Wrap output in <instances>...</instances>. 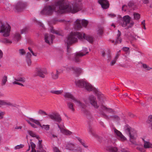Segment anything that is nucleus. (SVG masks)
<instances>
[{"label": "nucleus", "instance_id": "1", "mask_svg": "<svg viewBox=\"0 0 152 152\" xmlns=\"http://www.w3.org/2000/svg\"><path fill=\"white\" fill-rule=\"evenodd\" d=\"M82 9V4L79 0H76L73 5V8L69 5L68 3L65 0H60L56 1L54 5L47 6L44 7L41 12L43 14L51 15L54 11L62 13L67 11L75 13Z\"/></svg>", "mask_w": 152, "mask_h": 152}, {"label": "nucleus", "instance_id": "2", "mask_svg": "<svg viewBox=\"0 0 152 152\" xmlns=\"http://www.w3.org/2000/svg\"><path fill=\"white\" fill-rule=\"evenodd\" d=\"M77 38L80 39H86L91 43L93 41V39L92 37L89 36H86L85 34L77 32H72L65 39V42L67 44V49L69 48V45H70L77 42Z\"/></svg>", "mask_w": 152, "mask_h": 152}, {"label": "nucleus", "instance_id": "3", "mask_svg": "<svg viewBox=\"0 0 152 152\" xmlns=\"http://www.w3.org/2000/svg\"><path fill=\"white\" fill-rule=\"evenodd\" d=\"M125 132L130 137V141L133 144L138 145L135 140L136 139L137 135L136 132L134 130L131 129V128L128 125L126 124L124 127Z\"/></svg>", "mask_w": 152, "mask_h": 152}, {"label": "nucleus", "instance_id": "4", "mask_svg": "<svg viewBox=\"0 0 152 152\" xmlns=\"http://www.w3.org/2000/svg\"><path fill=\"white\" fill-rule=\"evenodd\" d=\"M38 113L42 115H48V118L58 123H60L62 121V119L60 115L58 113H57L53 112L48 115L44 111L40 110H39Z\"/></svg>", "mask_w": 152, "mask_h": 152}, {"label": "nucleus", "instance_id": "5", "mask_svg": "<svg viewBox=\"0 0 152 152\" xmlns=\"http://www.w3.org/2000/svg\"><path fill=\"white\" fill-rule=\"evenodd\" d=\"M111 113L114 112L113 110L111 108H108L103 105H101L99 109L98 113L102 117L106 119H109V117L105 113Z\"/></svg>", "mask_w": 152, "mask_h": 152}, {"label": "nucleus", "instance_id": "6", "mask_svg": "<svg viewBox=\"0 0 152 152\" xmlns=\"http://www.w3.org/2000/svg\"><path fill=\"white\" fill-rule=\"evenodd\" d=\"M1 26L0 27V33H1L2 35L4 37H7L10 35L11 27L8 24L4 25L1 22Z\"/></svg>", "mask_w": 152, "mask_h": 152}, {"label": "nucleus", "instance_id": "7", "mask_svg": "<svg viewBox=\"0 0 152 152\" xmlns=\"http://www.w3.org/2000/svg\"><path fill=\"white\" fill-rule=\"evenodd\" d=\"M131 18L129 15L124 16V27L125 29L132 28L134 24V22L131 20Z\"/></svg>", "mask_w": 152, "mask_h": 152}, {"label": "nucleus", "instance_id": "8", "mask_svg": "<svg viewBox=\"0 0 152 152\" xmlns=\"http://www.w3.org/2000/svg\"><path fill=\"white\" fill-rule=\"evenodd\" d=\"M88 23V21L85 19L82 20L77 19L75 22V28L76 29L80 28L82 27V26L86 27Z\"/></svg>", "mask_w": 152, "mask_h": 152}, {"label": "nucleus", "instance_id": "9", "mask_svg": "<svg viewBox=\"0 0 152 152\" xmlns=\"http://www.w3.org/2000/svg\"><path fill=\"white\" fill-rule=\"evenodd\" d=\"M26 5V4L22 1H19L14 6L13 10L16 12H20L24 9Z\"/></svg>", "mask_w": 152, "mask_h": 152}, {"label": "nucleus", "instance_id": "10", "mask_svg": "<svg viewBox=\"0 0 152 152\" xmlns=\"http://www.w3.org/2000/svg\"><path fill=\"white\" fill-rule=\"evenodd\" d=\"M88 99L89 101L91 104L93 106L95 109H98L99 107V105L97 103L96 98L93 95H90L89 96Z\"/></svg>", "mask_w": 152, "mask_h": 152}, {"label": "nucleus", "instance_id": "11", "mask_svg": "<svg viewBox=\"0 0 152 152\" xmlns=\"http://www.w3.org/2000/svg\"><path fill=\"white\" fill-rule=\"evenodd\" d=\"M36 73L37 76L42 78H44L45 77L44 74H47L48 72L45 68H39L37 69Z\"/></svg>", "mask_w": 152, "mask_h": 152}, {"label": "nucleus", "instance_id": "12", "mask_svg": "<svg viewBox=\"0 0 152 152\" xmlns=\"http://www.w3.org/2000/svg\"><path fill=\"white\" fill-rule=\"evenodd\" d=\"M98 3L100 4L102 7L104 9H106L109 8L110 4L107 0H99Z\"/></svg>", "mask_w": 152, "mask_h": 152}, {"label": "nucleus", "instance_id": "13", "mask_svg": "<svg viewBox=\"0 0 152 152\" xmlns=\"http://www.w3.org/2000/svg\"><path fill=\"white\" fill-rule=\"evenodd\" d=\"M75 144L69 142H67L66 144L65 147L66 149L68 150L77 151V150L76 149H75Z\"/></svg>", "mask_w": 152, "mask_h": 152}, {"label": "nucleus", "instance_id": "14", "mask_svg": "<svg viewBox=\"0 0 152 152\" xmlns=\"http://www.w3.org/2000/svg\"><path fill=\"white\" fill-rule=\"evenodd\" d=\"M88 131L89 133L91 134L92 136L97 139L101 138V137L98 136L92 127L89 126L88 128Z\"/></svg>", "mask_w": 152, "mask_h": 152}, {"label": "nucleus", "instance_id": "15", "mask_svg": "<svg viewBox=\"0 0 152 152\" xmlns=\"http://www.w3.org/2000/svg\"><path fill=\"white\" fill-rule=\"evenodd\" d=\"M54 36L53 35H48V34H45V42L49 44V40H51L52 41L54 39Z\"/></svg>", "mask_w": 152, "mask_h": 152}, {"label": "nucleus", "instance_id": "16", "mask_svg": "<svg viewBox=\"0 0 152 152\" xmlns=\"http://www.w3.org/2000/svg\"><path fill=\"white\" fill-rule=\"evenodd\" d=\"M83 86H84L82 88L88 91H92L93 89V88L92 86L90 83L85 81Z\"/></svg>", "mask_w": 152, "mask_h": 152}, {"label": "nucleus", "instance_id": "17", "mask_svg": "<svg viewBox=\"0 0 152 152\" xmlns=\"http://www.w3.org/2000/svg\"><path fill=\"white\" fill-rule=\"evenodd\" d=\"M83 86H84L82 88L88 91H92L93 89V88L92 86L90 83L85 81Z\"/></svg>", "mask_w": 152, "mask_h": 152}, {"label": "nucleus", "instance_id": "18", "mask_svg": "<svg viewBox=\"0 0 152 152\" xmlns=\"http://www.w3.org/2000/svg\"><path fill=\"white\" fill-rule=\"evenodd\" d=\"M82 113L88 119H90L92 117L91 114L90 112L86 109L82 110Z\"/></svg>", "mask_w": 152, "mask_h": 152}, {"label": "nucleus", "instance_id": "19", "mask_svg": "<svg viewBox=\"0 0 152 152\" xmlns=\"http://www.w3.org/2000/svg\"><path fill=\"white\" fill-rule=\"evenodd\" d=\"M86 55V54L82 53H77L75 54L74 61L76 62H78L80 61L79 57H82Z\"/></svg>", "mask_w": 152, "mask_h": 152}, {"label": "nucleus", "instance_id": "20", "mask_svg": "<svg viewBox=\"0 0 152 152\" xmlns=\"http://www.w3.org/2000/svg\"><path fill=\"white\" fill-rule=\"evenodd\" d=\"M114 132V134L117 135L118 139L122 141L124 140V136L120 132L116 129H115Z\"/></svg>", "mask_w": 152, "mask_h": 152}, {"label": "nucleus", "instance_id": "21", "mask_svg": "<svg viewBox=\"0 0 152 152\" xmlns=\"http://www.w3.org/2000/svg\"><path fill=\"white\" fill-rule=\"evenodd\" d=\"M75 102L77 103V105L81 109V111L83 109H86V108L87 106L84 103H81L79 100H78L77 99Z\"/></svg>", "mask_w": 152, "mask_h": 152}, {"label": "nucleus", "instance_id": "22", "mask_svg": "<svg viewBox=\"0 0 152 152\" xmlns=\"http://www.w3.org/2000/svg\"><path fill=\"white\" fill-rule=\"evenodd\" d=\"M106 149L109 152H119L118 151L117 148L115 147L107 146L106 147Z\"/></svg>", "mask_w": 152, "mask_h": 152}, {"label": "nucleus", "instance_id": "23", "mask_svg": "<svg viewBox=\"0 0 152 152\" xmlns=\"http://www.w3.org/2000/svg\"><path fill=\"white\" fill-rule=\"evenodd\" d=\"M143 142V146L145 149L151 148H152V144L149 141H145V140L142 139Z\"/></svg>", "mask_w": 152, "mask_h": 152}, {"label": "nucleus", "instance_id": "24", "mask_svg": "<svg viewBox=\"0 0 152 152\" xmlns=\"http://www.w3.org/2000/svg\"><path fill=\"white\" fill-rule=\"evenodd\" d=\"M85 81L83 80H79L76 81L75 82L76 85L80 88H82L84 86Z\"/></svg>", "mask_w": 152, "mask_h": 152}, {"label": "nucleus", "instance_id": "25", "mask_svg": "<svg viewBox=\"0 0 152 152\" xmlns=\"http://www.w3.org/2000/svg\"><path fill=\"white\" fill-rule=\"evenodd\" d=\"M64 96L65 98L71 99L75 102L76 99L69 92L65 93L64 95Z\"/></svg>", "mask_w": 152, "mask_h": 152}, {"label": "nucleus", "instance_id": "26", "mask_svg": "<svg viewBox=\"0 0 152 152\" xmlns=\"http://www.w3.org/2000/svg\"><path fill=\"white\" fill-rule=\"evenodd\" d=\"M121 35V32L119 30H118V34L117 35V37L115 40V45H116L117 43H121V42L122 39L120 38Z\"/></svg>", "mask_w": 152, "mask_h": 152}, {"label": "nucleus", "instance_id": "27", "mask_svg": "<svg viewBox=\"0 0 152 152\" xmlns=\"http://www.w3.org/2000/svg\"><path fill=\"white\" fill-rule=\"evenodd\" d=\"M21 37L19 33H15L13 35V39L17 42H18L21 39Z\"/></svg>", "mask_w": 152, "mask_h": 152}, {"label": "nucleus", "instance_id": "28", "mask_svg": "<svg viewBox=\"0 0 152 152\" xmlns=\"http://www.w3.org/2000/svg\"><path fill=\"white\" fill-rule=\"evenodd\" d=\"M126 36L129 39L131 40H136L137 38L138 37L135 35H132L130 33H129L127 34V35Z\"/></svg>", "mask_w": 152, "mask_h": 152}, {"label": "nucleus", "instance_id": "29", "mask_svg": "<svg viewBox=\"0 0 152 152\" xmlns=\"http://www.w3.org/2000/svg\"><path fill=\"white\" fill-rule=\"evenodd\" d=\"M60 73V72L57 69L56 70V73H55L54 72H52L51 73V75L52 78L54 80L57 79L58 77V75Z\"/></svg>", "mask_w": 152, "mask_h": 152}, {"label": "nucleus", "instance_id": "30", "mask_svg": "<svg viewBox=\"0 0 152 152\" xmlns=\"http://www.w3.org/2000/svg\"><path fill=\"white\" fill-rule=\"evenodd\" d=\"M61 132L63 134L66 135H70L72 134V132L69 130L63 129L61 130Z\"/></svg>", "mask_w": 152, "mask_h": 152}, {"label": "nucleus", "instance_id": "31", "mask_svg": "<svg viewBox=\"0 0 152 152\" xmlns=\"http://www.w3.org/2000/svg\"><path fill=\"white\" fill-rule=\"evenodd\" d=\"M67 106L72 111L74 112L75 110L74 108V104L70 102H67Z\"/></svg>", "mask_w": 152, "mask_h": 152}, {"label": "nucleus", "instance_id": "32", "mask_svg": "<svg viewBox=\"0 0 152 152\" xmlns=\"http://www.w3.org/2000/svg\"><path fill=\"white\" fill-rule=\"evenodd\" d=\"M130 53L129 48L128 47H124V56L125 57L129 55Z\"/></svg>", "mask_w": 152, "mask_h": 152}, {"label": "nucleus", "instance_id": "33", "mask_svg": "<svg viewBox=\"0 0 152 152\" xmlns=\"http://www.w3.org/2000/svg\"><path fill=\"white\" fill-rule=\"evenodd\" d=\"M30 143L31 144V146L32 149L31 152H37L36 150L35 149L36 147V145L34 143L31 141V140H30ZM37 152H39L38 151H37Z\"/></svg>", "mask_w": 152, "mask_h": 152}, {"label": "nucleus", "instance_id": "34", "mask_svg": "<svg viewBox=\"0 0 152 152\" xmlns=\"http://www.w3.org/2000/svg\"><path fill=\"white\" fill-rule=\"evenodd\" d=\"M128 6L129 7L131 8L134 10L136 7V5L135 3L132 1H129L128 4Z\"/></svg>", "mask_w": 152, "mask_h": 152}, {"label": "nucleus", "instance_id": "35", "mask_svg": "<svg viewBox=\"0 0 152 152\" xmlns=\"http://www.w3.org/2000/svg\"><path fill=\"white\" fill-rule=\"evenodd\" d=\"M63 90H52L50 91L51 93L57 95L61 94L63 93Z\"/></svg>", "mask_w": 152, "mask_h": 152}, {"label": "nucleus", "instance_id": "36", "mask_svg": "<svg viewBox=\"0 0 152 152\" xmlns=\"http://www.w3.org/2000/svg\"><path fill=\"white\" fill-rule=\"evenodd\" d=\"M7 76L6 75L4 76L2 79L1 80V85L2 86L4 85L6 82L7 81Z\"/></svg>", "mask_w": 152, "mask_h": 152}, {"label": "nucleus", "instance_id": "37", "mask_svg": "<svg viewBox=\"0 0 152 152\" xmlns=\"http://www.w3.org/2000/svg\"><path fill=\"white\" fill-rule=\"evenodd\" d=\"M28 132L30 135L33 137H35L37 139H38L39 138V136L38 135H36L33 132L29 131Z\"/></svg>", "mask_w": 152, "mask_h": 152}, {"label": "nucleus", "instance_id": "38", "mask_svg": "<svg viewBox=\"0 0 152 152\" xmlns=\"http://www.w3.org/2000/svg\"><path fill=\"white\" fill-rule=\"evenodd\" d=\"M136 149L141 152H146L144 148H143L141 145H138Z\"/></svg>", "mask_w": 152, "mask_h": 152}, {"label": "nucleus", "instance_id": "39", "mask_svg": "<svg viewBox=\"0 0 152 152\" xmlns=\"http://www.w3.org/2000/svg\"><path fill=\"white\" fill-rule=\"evenodd\" d=\"M15 81L16 82L20 81L22 82H24L25 81V79L24 77H18L17 79H15Z\"/></svg>", "mask_w": 152, "mask_h": 152}, {"label": "nucleus", "instance_id": "40", "mask_svg": "<svg viewBox=\"0 0 152 152\" xmlns=\"http://www.w3.org/2000/svg\"><path fill=\"white\" fill-rule=\"evenodd\" d=\"M74 71L77 74H80L82 72V70L81 68L75 67L74 70Z\"/></svg>", "mask_w": 152, "mask_h": 152}, {"label": "nucleus", "instance_id": "41", "mask_svg": "<svg viewBox=\"0 0 152 152\" xmlns=\"http://www.w3.org/2000/svg\"><path fill=\"white\" fill-rule=\"evenodd\" d=\"M30 120L31 121L34 123L36 124L39 125L40 127H42V125L40 124L39 121L37 120H35L32 118H30Z\"/></svg>", "mask_w": 152, "mask_h": 152}, {"label": "nucleus", "instance_id": "42", "mask_svg": "<svg viewBox=\"0 0 152 152\" xmlns=\"http://www.w3.org/2000/svg\"><path fill=\"white\" fill-rule=\"evenodd\" d=\"M107 57L108 62H109L111 60V55L109 50H108L107 51Z\"/></svg>", "mask_w": 152, "mask_h": 152}, {"label": "nucleus", "instance_id": "43", "mask_svg": "<svg viewBox=\"0 0 152 152\" xmlns=\"http://www.w3.org/2000/svg\"><path fill=\"white\" fill-rule=\"evenodd\" d=\"M134 18L136 20H138L140 18V15L138 13H135L134 14Z\"/></svg>", "mask_w": 152, "mask_h": 152}, {"label": "nucleus", "instance_id": "44", "mask_svg": "<svg viewBox=\"0 0 152 152\" xmlns=\"http://www.w3.org/2000/svg\"><path fill=\"white\" fill-rule=\"evenodd\" d=\"M4 105H8L15 107V105L14 104L10 102H5L4 101Z\"/></svg>", "mask_w": 152, "mask_h": 152}, {"label": "nucleus", "instance_id": "45", "mask_svg": "<svg viewBox=\"0 0 152 152\" xmlns=\"http://www.w3.org/2000/svg\"><path fill=\"white\" fill-rule=\"evenodd\" d=\"M41 127L42 129H44L46 130H48L50 128V126L48 125H43Z\"/></svg>", "mask_w": 152, "mask_h": 152}, {"label": "nucleus", "instance_id": "46", "mask_svg": "<svg viewBox=\"0 0 152 152\" xmlns=\"http://www.w3.org/2000/svg\"><path fill=\"white\" fill-rule=\"evenodd\" d=\"M103 33V30L102 28H99L97 34L99 36H101Z\"/></svg>", "mask_w": 152, "mask_h": 152}, {"label": "nucleus", "instance_id": "47", "mask_svg": "<svg viewBox=\"0 0 152 152\" xmlns=\"http://www.w3.org/2000/svg\"><path fill=\"white\" fill-rule=\"evenodd\" d=\"M142 66L143 68L147 70H150L152 68L149 67L146 64H143Z\"/></svg>", "mask_w": 152, "mask_h": 152}, {"label": "nucleus", "instance_id": "48", "mask_svg": "<svg viewBox=\"0 0 152 152\" xmlns=\"http://www.w3.org/2000/svg\"><path fill=\"white\" fill-rule=\"evenodd\" d=\"M37 26L39 27H41V28L42 29L43 28V29H45V27L44 26V25L41 22H38L37 23Z\"/></svg>", "mask_w": 152, "mask_h": 152}, {"label": "nucleus", "instance_id": "49", "mask_svg": "<svg viewBox=\"0 0 152 152\" xmlns=\"http://www.w3.org/2000/svg\"><path fill=\"white\" fill-rule=\"evenodd\" d=\"M128 115L131 118H134L136 117V115H134L130 112L128 113Z\"/></svg>", "mask_w": 152, "mask_h": 152}, {"label": "nucleus", "instance_id": "50", "mask_svg": "<svg viewBox=\"0 0 152 152\" xmlns=\"http://www.w3.org/2000/svg\"><path fill=\"white\" fill-rule=\"evenodd\" d=\"M24 145L23 144H20V145H18L16 146L15 148V149H19L20 148H22L24 147Z\"/></svg>", "mask_w": 152, "mask_h": 152}, {"label": "nucleus", "instance_id": "51", "mask_svg": "<svg viewBox=\"0 0 152 152\" xmlns=\"http://www.w3.org/2000/svg\"><path fill=\"white\" fill-rule=\"evenodd\" d=\"M19 52L20 55H24L25 54V52L24 49H21L19 50Z\"/></svg>", "mask_w": 152, "mask_h": 152}, {"label": "nucleus", "instance_id": "52", "mask_svg": "<svg viewBox=\"0 0 152 152\" xmlns=\"http://www.w3.org/2000/svg\"><path fill=\"white\" fill-rule=\"evenodd\" d=\"M152 122V115L149 116L148 117V120L147 121V122L148 123H150Z\"/></svg>", "mask_w": 152, "mask_h": 152}, {"label": "nucleus", "instance_id": "53", "mask_svg": "<svg viewBox=\"0 0 152 152\" xmlns=\"http://www.w3.org/2000/svg\"><path fill=\"white\" fill-rule=\"evenodd\" d=\"M112 118L114 119L115 120L118 121L120 119L119 117L118 116L115 115L111 116Z\"/></svg>", "mask_w": 152, "mask_h": 152}, {"label": "nucleus", "instance_id": "54", "mask_svg": "<svg viewBox=\"0 0 152 152\" xmlns=\"http://www.w3.org/2000/svg\"><path fill=\"white\" fill-rule=\"evenodd\" d=\"M42 140H39L38 141V148L39 149H40L42 147Z\"/></svg>", "mask_w": 152, "mask_h": 152}, {"label": "nucleus", "instance_id": "55", "mask_svg": "<svg viewBox=\"0 0 152 152\" xmlns=\"http://www.w3.org/2000/svg\"><path fill=\"white\" fill-rule=\"evenodd\" d=\"M28 49L33 56H37V54L36 53H34L32 49L30 47H28Z\"/></svg>", "mask_w": 152, "mask_h": 152}, {"label": "nucleus", "instance_id": "56", "mask_svg": "<svg viewBox=\"0 0 152 152\" xmlns=\"http://www.w3.org/2000/svg\"><path fill=\"white\" fill-rule=\"evenodd\" d=\"M26 61L28 66H30L31 63L30 58H26Z\"/></svg>", "mask_w": 152, "mask_h": 152}, {"label": "nucleus", "instance_id": "57", "mask_svg": "<svg viewBox=\"0 0 152 152\" xmlns=\"http://www.w3.org/2000/svg\"><path fill=\"white\" fill-rule=\"evenodd\" d=\"M75 67L73 66H69L67 67L66 69L68 71H69V70H74Z\"/></svg>", "mask_w": 152, "mask_h": 152}, {"label": "nucleus", "instance_id": "58", "mask_svg": "<svg viewBox=\"0 0 152 152\" xmlns=\"http://www.w3.org/2000/svg\"><path fill=\"white\" fill-rule=\"evenodd\" d=\"M51 31L52 33L54 34H59L58 32V31H55L52 28L51 29Z\"/></svg>", "mask_w": 152, "mask_h": 152}, {"label": "nucleus", "instance_id": "59", "mask_svg": "<svg viewBox=\"0 0 152 152\" xmlns=\"http://www.w3.org/2000/svg\"><path fill=\"white\" fill-rule=\"evenodd\" d=\"M116 60L114 58L111 62L110 65V66H113L116 63Z\"/></svg>", "mask_w": 152, "mask_h": 152}, {"label": "nucleus", "instance_id": "60", "mask_svg": "<svg viewBox=\"0 0 152 152\" xmlns=\"http://www.w3.org/2000/svg\"><path fill=\"white\" fill-rule=\"evenodd\" d=\"M31 55L30 52H28L26 55V58H31Z\"/></svg>", "mask_w": 152, "mask_h": 152}, {"label": "nucleus", "instance_id": "61", "mask_svg": "<svg viewBox=\"0 0 152 152\" xmlns=\"http://www.w3.org/2000/svg\"><path fill=\"white\" fill-rule=\"evenodd\" d=\"M13 84H17L22 86H24V85L22 83L18 82H16V81H15L14 82H13Z\"/></svg>", "mask_w": 152, "mask_h": 152}, {"label": "nucleus", "instance_id": "62", "mask_svg": "<svg viewBox=\"0 0 152 152\" xmlns=\"http://www.w3.org/2000/svg\"><path fill=\"white\" fill-rule=\"evenodd\" d=\"M83 52V53L86 54V55L88 53V52L87 51V48H85L84 49H83L82 50V51L81 52H79V53H82Z\"/></svg>", "mask_w": 152, "mask_h": 152}, {"label": "nucleus", "instance_id": "63", "mask_svg": "<svg viewBox=\"0 0 152 152\" xmlns=\"http://www.w3.org/2000/svg\"><path fill=\"white\" fill-rule=\"evenodd\" d=\"M27 121L28 122V123L29 124H30L32 127H33L34 128H36L37 127L36 126L35 124H32L28 120H27Z\"/></svg>", "mask_w": 152, "mask_h": 152}, {"label": "nucleus", "instance_id": "64", "mask_svg": "<svg viewBox=\"0 0 152 152\" xmlns=\"http://www.w3.org/2000/svg\"><path fill=\"white\" fill-rule=\"evenodd\" d=\"M54 152H60L59 149L56 147L53 148Z\"/></svg>", "mask_w": 152, "mask_h": 152}]
</instances>
